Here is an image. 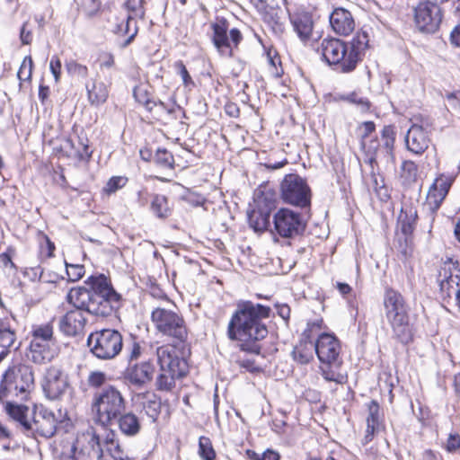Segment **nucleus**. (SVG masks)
Returning <instances> with one entry per match:
<instances>
[{
	"mask_svg": "<svg viewBox=\"0 0 460 460\" xmlns=\"http://www.w3.org/2000/svg\"><path fill=\"white\" fill-rule=\"evenodd\" d=\"M86 284L89 288L76 287L67 294L68 302L75 309L59 320V329L66 336L83 333L86 323L84 311L96 316H109L120 307L121 296L104 275L91 276Z\"/></svg>",
	"mask_w": 460,
	"mask_h": 460,
	"instance_id": "f257e3e1",
	"label": "nucleus"
},
{
	"mask_svg": "<svg viewBox=\"0 0 460 460\" xmlns=\"http://www.w3.org/2000/svg\"><path fill=\"white\" fill-rule=\"evenodd\" d=\"M270 314L269 306L251 301L239 302L228 323V338L241 341L242 350L259 354L260 346L256 341L268 335L267 326L262 320L269 318Z\"/></svg>",
	"mask_w": 460,
	"mask_h": 460,
	"instance_id": "f03ea898",
	"label": "nucleus"
},
{
	"mask_svg": "<svg viewBox=\"0 0 460 460\" xmlns=\"http://www.w3.org/2000/svg\"><path fill=\"white\" fill-rule=\"evenodd\" d=\"M367 46L368 36L363 32L354 36L348 44L337 39H324L317 51L325 62L335 66V70L349 73L362 59Z\"/></svg>",
	"mask_w": 460,
	"mask_h": 460,
	"instance_id": "7ed1b4c3",
	"label": "nucleus"
},
{
	"mask_svg": "<svg viewBox=\"0 0 460 460\" xmlns=\"http://www.w3.org/2000/svg\"><path fill=\"white\" fill-rule=\"evenodd\" d=\"M126 400L121 392L108 385L93 394L92 410L94 420L102 427L111 426L126 410Z\"/></svg>",
	"mask_w": 460,
	"mask_h": 460,
	"instance_id": "20e7f679",
	"label": "nucleus"
},
{
	"mask_svg": "<svg viewBox=\"0 0 460 460\" xmlns=\"http://www.w3.org/2000/svg\"><path fill=\"white\" fill-rule=\"evenodd\" d=\"M384 305L386 318L392 326L394 337L400 342L407 344L411 341L412 332L402 296L394 289L386 290Z\"/></svg>",
	"mask_w": 460,
	"mask_h": 460,
	"instance_id": "39448f33",
	"label": "nucleus"
},
{
	"mask_svg": "<svg viewBox=\"0 0 460 460\" xmlns=\"http://www.w3.org/2000/svg\"><path fill=\"white\" fill-rule=\"evenodd\" d=\"M395 130L394 126H385L381 131V141L375 137L360 143L364 154V163L369 167L377 165V159H383L386 164H394L395 157L394 153L395 142Z\"/></svg>",
	"mask_w": 460,
	"mask_h": 460,
	"instance_id": "423d86ee",
	"label": "nucleus"
},
{
	"mask_svg": "<svg viewBox=\"0 0 460 460\" xmlns=\"http://www.w3.org/2000/svg\"><path fill=\"white\" fill-rule=\"evenodd\" d=\"M151 322L159 333L179 342L188 337L186 323L176 309L157 306L151 312Z\"/></svg>",
	"mask_w": 460,
	"mask_h": 460,
	"instance_id": "0eeeda50",
	"label": "nucleus"
},
{
	"mask_svg": "<svg viewBox=\"0 0 460 460\" xmlns=\"http://www.w3.org/2000/svg\"><path fill=\"white\" fill-rule=\"evenodd\" d=\"M87 346L96 358L104 360L112 359L122 349V335L114 329L96 331L88 336Z\"/></svg>",
	"mask_w": 460,
	"mask_h": 460,
	"instance_id": "6e6552de",
	"label": "nucleus"
},
{
	"mask_svg": "<svg viewBox=\"0 0 460 460\" xmlns=\"http://www.w3.org/2000/svg\"><path fill=\"white\" fill-rule=\"evenodd\" d=\"M103 438L95 428L88 427L77 436L70 454L65 455L63 460H98L102 456Z\"/></svg>",
	"mask_w": 460,
	"mask_h": 460,
	"instance_id": "1a4fd4ad",
	"label": "nucleus"
},
{
	"mask_svg": "<svg viewBox=\"0 0 460 460\" xmlns=\"http://www.w3.org/2000/svg\"><path fill=\"white\" fill-rule=\"evenodd\" d=\"M273 234L274 241L279 237L283 239H294L301 235L305 229V223L299 212L290 208H279L273 215Z\"/></svg>",
	"mask_w": 460,
	"mask_h": 460,
	"instance_id": "9d476101",
	"label": "nucleus"
},
{
	"mask_svg": "<svg viewBox=\"0 0 460 460\" xmlns=\"http://www.w3.org/2000/svg\"><path fill=\"white\" fill-rule=\"evenodd\" d=\"M280 191L285 203L300 208L310 205L311 190L298 174H287L280 184Z\"/></svg>",
	"mask_w": 460,
	"mask_h": 460,
	"instance_id": "9b49d317",
	"label": "nucleus"
},
{
	"mask_svg": "<svg viewBox=\"0 0 460 460\" xmlns=\"http://www.w3.org/2000/svg\"><path fill=\"white\" fill-rule=\"evenodd\" d=\"M53 329L49 324L40 325L32 332L28 358L36 364H44L53 358L49 349L52 342Z\"/></svg>",
	"mask_w": 460,
	"mask_h": 460,
	"instance_id": "f8f14e48",
	"label": "nucleus"
},
{
	"mask_svg": "<svg viewBox=\"0 0 460 460\" xmlns=\"http://www.w3.org/2000/svg\"><path fill=\"white\" fill-rule=\"evenodd\" d=\"M61 417L60 411L57 416L54 411L40 406L36 408L32 420L25 423V430L42 438H51L57 431Z\"/></svg>",
	"mask_w": 460,
	"mask_h": 460,
	"instance_id": "ddd939ff",
	"label": "nucleus"
},
{
	"mask_svg": "<svg viewBox=\"0 0 460 460\" xmlns=\"http://www.w3.org/2000/svg\"><path fill=\"white\" fill-rule=\"evenodd\" d=\"M414 22L420 31L435 32L442 22L440 6L427 0L419 3L414 8Z\"/></svg>",
	"mask_w": 460,
	"mask_h": 460,
	"instance_id": "4468645a",
	"label": "nucleus"
},
{
	"mask_svg": "<svg viewBox=\"0 0 460 460\" xmlns=\"http://www.w3.org/2000/svg\"><path fill=\"white\" fill-rule=\"evenodd\" d=\"M41 386L48 399L58 400L70 386L68 376L60 367L51 366L46 369Z\"/></svg>",
	"mask_w": 460,
	"mask_h": 460,
	"instance_id": "2eb2a0df",
	"label": "nucleus"
},
{
	"mask_svg": "<svg viewBox=\"0 0 460 460\" xmlns=\"http://www.w3.org/2000/svg\"><path fill=\"white\" fill-rule=\"evenodd\" d=\"M314 349L323 364L332 365L341 360V344L333 334H320L315 341Z\"/></svg>",
	"mask_w": 460,
	"mask_h": 460,
	"instance_id": "dca6fc26",
	"label": "nucleus"
},
{
	"mask_svg": "<svg viewBox=\"0 0 460 460\" xmlns=\"http://www.w3.org/2000/svg\"><path fill=\"white\" fill-rule=\"evenodd\" d=\"M450 259L446 261L439 274L440 289L447 296L456 295L457 305L460 308V275L459 270Z\"/></svg>",
	"mask_w": 460,
	"mask_h": 460,
	"instance_id": "f3484780",
	"label": "nucleus"
},
{
	"mask_svg": "<svg viewBox=\"0 0 460 460\" xmlns=\"http://www.w3.org/2000/svg\"><path fill=\"white\" fill-rule=\"evenodd\" d=\"M126 7L129 11L127 20L120 24H118L114 30L119 34H129L128 38L123 43V47L129 45L137 33V26L134 24V28L131 29V23L136 18L143 19L145 15V10L142 5V0H128L125 3Z\"/></svg>",
	"mask_w": 460,
	"mask_h": 460,
	"instance_id": "a211bd4d",
	"label": "nucleus"
},
{
	"mask_svg": "<svg viewBox=\"0 0 460 460\" xmlns=\"http://www.w3.org/2000/svg\"><path fill=\"white\" fill-rule=\"evenodd\" d=\"M157 360L160 366V370L176 371L177 373L187 372L186 361L179 357L174 346L163 345L157 348L156 350Z\"/></svg>",
	"mask_w": 460,
	"mask_h": 460,
	"instance_id": "6ab92c4d",
	"label": "nucleus"
},
{
	"mask_svg": "<svg viewBox=\"0 0 460 460\" xmlns=\"http://www.w3.org/2000/svg\"><path fill=\"white\" fill-rule=\"evenodd\" d=\"M430 143L429 134L422 125L412 124L405 137L406 148L415 155H422Z\"/></svg>",
	"mask_w": 460,
	"mask_h": 460,
	"instance_id": "aec40b11",
	"label": "nucleus"
},
{
	"mask_svg": "<svg viewBox=\"0 0 460 460\" xmlns=\"http://www.w3.org/2000/svg\"><path fill=\"white\" fill-rule=\"evenodd\" d=\"M367 412L364 444L369 443L376 434H378L385 429L383 414L376 401L372 400L367 404Z\"/></svg>",
	"mask_w": 460,
	"mask_h": 460,
	"instance_id": "412c9836",
	"label": "nucleus"
},
{
	"mask_svg": "<svg viewBox=\"0 0 460 460\" xmlns=\"http://www.w3.org/2000/svg\"><path fill=\"white\" fill-rule=\"evenodd\" d=\"M154 374V367L149 362L129 366L125 371V379L132 385L142 387L150 382Z\"/></svg>",
	"mask_w": 460,
	"mask_h": 460,
	"instance_id": "4be33fe9",
	"label": "nucleus"
},
{
	"mask_svg": "<svg viewBox=\"0 0 460 460\" xmlns=\"http://www.w3.org/2000/svg\"><path fill=\"white\" fill-rule=\"evenodd\" d=\"M330 24L339 35H349L355 28L351 13L344 8H336L330 15Z\"/></svg>",
	"mask_w": 460,
	"mask_h": 460,
	"instance_id": "5701e85b",
	"label": "nucleus"
},
{
	"mask_svg": "<svg viewBox=\"0 0 460 460\" xmlns=\"http://www.w3.org/2000/svg\"><path fill=\"white\" fill-rule=\"evenodd\" d=\"M455 181V176L440 174L436 178L428 194V200L430 204H434L435 208H438L445 199L448 190Z\"/></svg>",
	"mask_w": 460,
	"mask_h": 460,
	"instance_id": "b1692460",
	"label": "nucleus"
},
{
	"mask_svg": "<svg viewBox=\"0 0 460 460\" xmlns=\"http://www.w3.org/2000/svg\"><path fill=\"white\" fill-rule=\"evenodd\" d=\"M213 31L212 41L217 49L225 56H232V48L227 36L228 26L225 21L211 24Z\"/></svg>",
	"mask_w": 460,
	"mask_h": 460,
	"instance_id": "393cba45",
	"label": "nucleus"
},
{
	"mask_svg": "<svg viewBox=\"0 0 460 460\" xmlns=\"http://www.w3.org/2000/svg\"><path fill=\"white\" fill-rule=\"evenodd\" d=\"M290 21L298 38L305 43L310 40L314 28L312 15L306 12L296 13L290 17Z\"/></svg>",
	"mask_w": 460,
	"mask_h": 460,
	"instance_id": "a878e982",
	"label": "nucleus"
},
{
	"mask_svg": "<svg viewBox=\"0 0 460 460\" xmlns=\"http://www.w3.org/2000/svg\"><path fill=\"white\" fill-rule=\"evenodd\" d=\"M102 456L98 460H129L128 453L114 438V434H107L103 438Z\"/></svg>",
	"mask_w": 460,
	"mask_h": 460,
	"instance_id": "bb28decb",
	"label": "nucleus"
},
{
	"mask_svg": "<svg viewBox=\"0 0 460 460\" xmlns=\"http://www.w3.org/2000/svg\"><path fill=\"white\" fill-rule=\"evenodd\" d=\"M115 421L118 424L119 430L126 437H135L140 432V420L133 412L124 411Z\"/></svg>",
	"mask_w": 460,
	"mask_h": 460,
	"instance_id": "cd10ccee",
	"label": "nucleus"
},
{
	"mask_svg": "<svg viewBox=\"0 0 460 460\" xmlns=\"http://www.w3.org/2000/svg\"><path fill=\"white\" fill-rule=\"evenodd\" d=\"M16 343V333L11 326L10 320L8 318H0V347L5 349H11L14 348L17 349L20 347V343L15 346Z\"/></svg>",
	"mask_w": 460,
	"mask_h": 460,
	"instance_id": "c85d7f7f",
	"label": "nucleus"
},
{
	"mask_svg": "<svg viewBox=\"0 0 460 460\" xmlns=\"http://www.w3.org/2000/svg\"><path fill=\"white\" fill-rule=\"evenodd\" d=\"M85 87L88 101L92 105L100 106L106 102L109 92L104 83L93 82L92 84H86Z\"/></svg>",
	"mask_w": 460,
	"mask_h": 460,
	"instance_id": "c756f323",
	"label": "nucleus"
},
{
	"mask_svg": "<svg viewBox=\"0 0 460 460\" xmlns=\"http://www.w3.org/2000/svg\"><path fill=\"white\" fill-rule=\"evenodd\" d=\"M417 219V211L411 207L402 208L398 218V226L405 237L411 235L414 230Z\"/></svg>",
	"mask_w": 460,
	"mask_h": 460,
	"instance_id": "7c9ffc66",
	"label": "nucleus"
},
{
	"mask_svg": "<svg viewBox=\"0 0 460 460\" xmlns=\"http://www.w3.org/2000/svg\"><path fill=\"white\" fill-rule=\"evenodd\" d=\"M363 181L368 190H372L378 196H386L384 179L375 172V166L370 167L369 173L363 175Z\"/></svg>",
	"mask_w": 460,
	"mask_h": 460,
	"instance_id": "2f4dec72",
	"label": "nucleus"
},
{
	"mask_svg": "<svg viewBox=\"0 0 460 460\" xmlns=\"http://www.w3.org/2000/svg\"><path fill=\"white\" fill-rule=\"evenodd\" d=\"M341 364V360L332 365L323 364L324 366L321 367L323 377L328 382H334L339 385L345 384L347 382V375L339 371Z\"/></svg>",
	"mask_w": 460,
	"mask_h": 460,
	"instance_id": "473e14b6",
	"label": "nucleus"
},
{
	"mask_svg": "<svg viewBox=\"0 0 460 460\" xmlns=\"http://www.w3.org/2000/svg\"><path fill=\"white\" fill-rule=\"evenodd\" d=\"M248 221L255 232H262L270 225V214L257 208L248 214Z\"/></svg>",
	"mask_w": 460,
	"mask_h": 460,
	"instance_id": "72a5a7b5",
	"label": "nucleus"
},
{
	"mask_svg": "<svg viewBox=\"0 0 460 460\" xmlns=\"http://www.w3.org/2000/svg\"><path fill=\"white\" fill-rule=\"evenodd\" d=\"M9 374L6 373L4 376V380L1 383V392H8L13 394L16 396L21 397L22 400L27 398L31 386H25L24 384H20L19 381L8 382Z\"/></svg>",
	"mask_w": 460,
	"mask_h": 460,
	"instance_id": "f704fd0d",
	"label": "nucleus"
},
{
	"mask_svg": "<svg viewBox=\"0 0 460 460\" xmlns=\"http://www.w3.org/2000/svg\"><path fill=\"white\" fill-rule=\"evenodd\" d=\"M161 373L159 374L157 380H156V385L158 390L162 391H170L172 389V387L175 385V380L181 378L186 375V373H177L176 371H169L168 370H160Z\"/></svg>",
	"mask_w": 460,
	"mask_h": 460,
	"instance_id": "c9c22d12",
	"label": "nucleus"
},
{
	"mask_svg": "<svg viewBox=\"0 0 460 460\" xmlns=\"http://www.w3.org/2000/svg\"><path fill=\"white\" fill-rule=\"evenodd\" d=\"M257 208L268 212L276 207V193L271 190L260 191L255 199Z\"/></svg>",
	"mask_w": 460,
	"mask_h": 460,
	"instance_id": "e433bc0d",
	"label": "nucleus"
},
{
	"mask_svg": "<svg viewBox=\"0 0 460 460\" xmlns=\"http://www.w3.org/2000/svg\"><path fill=\"white\" fill-rule=\"evenodd\" d=\"M150 208L153 214L159 218H166L170 215L168 200L164 195H154Z\"/></svg>",
	"mask_w": 460,
	"mask_h": 460,
	"instance_id": "4c0bfd02",
	"label": "nucleus"
},
{
	"mask_svg": "<svg viewBox=\"0 0 460 460\" xmlns=\"http://www.w3.org/2000/svg\"><path fill=\"white\" fill-rule=\"evenodd\" d=\"M5 411L10 417L20 422L24 429L25 423L31 421L27 420L26 413L28 411V408L26 406L7 402L5 405Z\"/></svg>",
	"mask_w": 460,
	"mask_h": 460,
	"instance_id": "58836bf2",
	"label": "nucleus"
},
{
	"mask_svg": "<svg viewBox=\"0 0 460 460\" xmlns=\"http://www.w3.org/2000/svg\"><path fill=\"white\" fill-rule=\"evenodd\" d=\"M336 99L355 104L361 111H367L370 108V102L367 98L361 96L356 92L348 94H340Z\"/></svg>",
	"mask_w": 460,
	"mask_h": 460,
	"instance_id": "ea45409f",
	"label": "nucleus"
},
{
	"mask_svg": "<svg viewBox=\"0 0 460 460\" xmlns=\"http://www.w3.org/2000/svg\"><path fill=\"white\" fill-rule=\"evenodd\" d=\"M133 95L137 102L142 104L147 111H152L155 102L149 97L146 85L140 84L134 88Z\"/></svg>",
	"mask_w": 460,
	"mask_h": 460,
	"instance_id": "a19ab883",
	"label": "nucleus"
},
{
	"mask_svg": "<svg viewBox=\"0 0 460 460\" xmlns=\"http://www.w3.org/2000/svg\"><path fill=\"white\" fill-rule=\"evenodd\" d=\"M154 162L163 169H172L174 158L166 149H157L154 156Z\"/></svg>",
	"mask_w": 460,
	"mask_h": 460,
	"instance_id": "79ce46f5",
	"label": "nucleus"
},
{
	"mask_svg": "<svg viewBox=\"0 0 460 460\" xmlns=\"http://www.w3.org/2000/svg\"><path fill=\"white\" fill-rule=\"evenodd\" d=\"M14 381H19L20 384H24L25 386L33 387L34 374L31 367L22 365L18 367L17 374L14 376Z\"/></svg>",
	"mask_w": 460,
	"mask_h": 460,
	"instance_id": "37998d69",
	"label": "nucleus"
},
{
	"mask_svg": "<svg viewBox=\"0 0 460 460\" xmlns=\"http://www.w3.org/2000/svg\"><path fill=\"white\" fill-rule=\"evenodd\" d=\"M67 73L72 76L86 78L88 68L86 66L77 63L75 60H68L65 64Z\"/></svg>",
	"mask_w": 460,
	"mask_h": 460,
	"instance_id": "c03bdc74",
	"label": "nucleus"
},
{
	"mask_svg": "<svg viewBox=\"0 0 460 460\" xmlns=\"http://www.w3.org/2000/svg\"><path fill=\"white\" fill-rule=\"evenodd\" d=\"M199 456L204 460H214L216 457L215 451L212 447L211 442L208 438L200 437L199 441Z\"/></svg>",
	"mask_w": 460,
	"mask_h": 460,
	"instance_id": "a18cd8bd",
	"label": "nucleus"
},
{
	"mask_svg": "<svg viewBox=\"0 0 460 460\" xmlns=\"http://www.w3.org/2000/svg\"><path fill=\"white\" fill-rule=\"evenodd\" d=\"M33 61L30 56H26L18 70L17 76L21 82L30 81L32 74Z\"/></svg>",
	"mask_w": 460,
	"mask_h": 460,
	"instance_id": "49530a36",
	"label": "nucleus"
},
{
	"mask_svg": "<svg viewBox=\"0 0 460 460\" xmlns=\"http://www.w3.org/2000/svg\"><path fill=\"white\" fill-rule=\"evenodd\" d=\"M127 182L128 179L126 177L113 176L106 183L105 187L103 188V191L110 195L122 189L127 184Z\"/></svg>",
	"mask_w": 460,
	"mask_h": 460,
	"instance_id": "de8ad7c7",
	"label": "nucleus"
},
{
	"mask_svg": "<svg viewBox=\"0 0 460 460\" xmlns=\"http://www.w3.org/2000/svg\"><path fill=\"white\" fill-rule=\"evenodd\" d=\"M402 177L409 182L415 181L418 175V166L412 161H404L402 164Z\"/></svg>",
	"mask_w": 460,
	"mask_h": 460,
	"instance_id": "09e8293b",
	"label": "nucleus"
},
{
	"mask_svg": "<svg viewBox=\"0 0 460 460\" xmlns=\"http://www.w3.org/2000/svg\"><path fill=\"white\" fill-rule=\"evenodd\" d=\"M375 130L376 125L373 121H365L361 123L357 128L358 135L360 137V143L373 138L372 134Z\"/></svg>",
	"mask_w": 460,
	"mask_h": 460,
	"instance_id": "8fccbe9b",
	"label": "nucleus"
},
{
	"mask_svg": "<svg viewBox=\"0 0 460 460\" xmlns=\"http://www.w3.org/2000/svg\"><path fill=\"white\" fill-rule=\"evenodd\" d=\"M107 381V375L102 371H93L89 374L87 383L90 387L99 388Z\"/></svg>",
	"mask_w": 460,
	"mask_h": 460,
	"instance_id": "3c124183",
	"label": "nucleus"
},
{
	"mask_svg": "<svg viewBox=\"0 0 460 460\" xmlns=\"http://www.w3.org/2000/svg\"><path fill=\"white\" fill-rule=\"evenodd\" d=\"M66 274L69 280L77 281L84 276V268L82 265L66 264Z\"/></svg>",
	"mask_w": 460,
	"mask_h": 460,
	"instance_id": "603ef678",
	"label": "nucleus"
},
{
	"mask_svg": "<svg viewBox=\"0 0 460 460\" xmlns=\"http://www.w3.org/2000/svg\"><path fill=\"white\" fill-rule=\"evenodd\" d=\"M15 253V249L9 246L4 252L0 253V263L4 267H10L11 269L16 270V265L12 261L13 256Z\"/></svg>",
	"mask_w": 460,
	"mask_h": 460,
	"instance_id": "864d4df0",
	"label": "nucleus"
},
{
	"mask_svg": "<svg viewBox=\"0 0 460 460\" xmlns=\"http://www.w3.org/2000/svg\"><path fill=\"white\" fill-rule=\"evenodd\" d=\"M174 67L176 68L178 74L181 75L185 86L193 84V81L182 61L179 60L175 62Z\"/></svg>",
	"mask_w": 460,
	"mask_h": 460,
	"instance_id": "5fc2aeb1",
	"label": "nucleus"
},
{
	"mask_svg": "<svg viewBox=\"0 0 460 460\" xmlns=\"http://www.w3.org/2000/svg\"><path fill=\"white\" fill-rule=\"evenodd\" d=\"M61 61L58 56H53L50 59L49 68L50 72L55 78V82L58 83L60 80L61 75Z\"/></svg>",
	"mask_w": 460,
	"mask_h": 460,
	"instance_id": "6e6d98bb",
	"label": "nucleus"
},
{
	"mask_svg": "<svg viewBox=\"0 0 460 460\" xmlns=\"http://www.w3.org/2000/svg\"><path fill=\"white\" fill-rule=\"evenodd\" d=\"M448 452H456L460 448V436L458 434H450L446 444Z\"/></svg>",
	"mask_w": 460,
	"mask_h": 460,
	"instance_id": "4d7b16f0",
	"label": "nucleus"
},
{
	"mask_svg": "<svg viewBox=\"0 0 460 460\" xmlns=\"http://www.w3.org/2000/svg\"><path fill=\"white\" fill-rule=\"evenodd\" d=\"M293 357L301 364L308 363L311 358V354L305 352L300 347H296L293 350Z\"/></svg>",
	"mask_w": 460,
	"mask_h": 460,
	"instance_id": "13d9d810",
	"label": "nucleus"
},
{
	"mask_svg": "<svg viewBox=\"0 0 460 460\" xmlns=\"http://www.w3.org/2000/svg\"><path fill=\"white\" fill-rule=\"evenodd\" d=\"M27 24L28 22H24L21 28V31H20V39H21V41L22 42V44L24 45H28L31 42L32 40V33H31V31L30 30H27Z\"/></svg>",
	"mask_w": 460,
	"mask_h": 460,
	"instance_id": "bf43d9fd",
	"label": "nucleus"
},
{
	"mask_svg": "<svg viewBox=\"0 0 460 460\" xmlns=\"http://www.w3.org/2000/svg\"><path fill=\"white\" fill-rule=\"evenodd\" d=\"M114 66V57L110 53H105L101 58V66L111 68Z\"/></svg>",
	"mask_w": 460,
	"mask_h": 460,
	"instance_id": "052dcab7",
	"label": "nucleus"
},
{
	"mask_svg": "<svg viewBox=\"0 0 460 460\" xmlns=\"http://www.w3.org/2000/svg\"><path fill=\"white\" fill-rule=\"evenodd\" d=\"M447 98L453 107L460 109V91L448 93Z\"/></svg>",
	"mask_w": 460,
	"mask_h": 460,
	"instance_id": "680f3d73",
	"label": "nucleus"
},
{
	"mask_svg": "<svg viewBox=\"0 0 460 460\" xmlns=\"http://www.w3.org/2000/svg\"><path fill=\"white\" fill-rule=\"evenodd\" d=\"M141 355V347L139 343L134 341L132 343L130 352H129V360H135L137 359Z\"/></svg>",
	"mask_w": 460,
	"mask_h": 460,
	"instance_id": "e2e57ef3",
	"label": "nucleus"
},
{
	"mask_svg": "<svg viewBox=\"0 0 460 460\" xmlns=\"http://www.w3.org/2000/svg\"><path fill=\"white\" fill-rule=\"evenodd\" d=\"M278 314L284 320H288L290 316V308L288 305H277Z\"/></svg>",
	"mask_w": 460,
	"mask_h": 460,
	"instance_id": "0e129e2a",
	"label": "nucleus"
},
{
	"mask_svg": "<svg viewBox=\"0 0 460 460\" xmlns=\"http://www.w3.org/2000/svg\"><path fill=\"white\" fill-rule=\"evenodd\" d=\"M280 456L277 451L267 449L261 455V460H279Z\"/></svg>",
	"mask_w": 460,
	"mask_h": 460,
	"instance_id": "69168bd1",
	"label": "nucleus"
},
{
	"mask_svg": "<svg viewBox=\"0 0 460 460\" xmlns=\"http://www.w3.org/2000/svg\"><path fill=\"white\" fill-rule=\"evenodd\" d=\"M450 40L453 45L460 47V24L452 31Z\"/></svg>",
	"mask_w": 460,
	"mask_h": 460,
	"instance_id": "338daca9",
	"label": "nucleus"
},
{
	"mask_svg": "<svg viewBox=\"0 0 460 460\" xmlns=\"http://www.w3.org/2000/svg\"><path fill=\"white\" fill-rule=\"evenodd\" d=\"M229 37L231 41L237 46L239 42L242 40V34L239 30L232 29L229 32Z\"/></svg>",
	"mask_w": 460,
	"mask_h": 460,
	"instance_id": "774afa93",
	"label": "nucleus"
}]
</instances>
